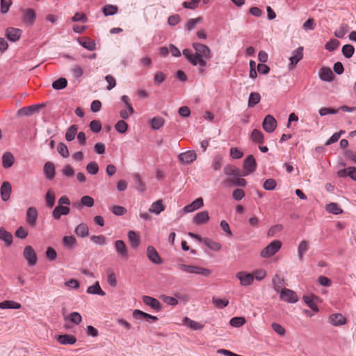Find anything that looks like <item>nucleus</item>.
<instances>
[{
	"label": "nucleus",
	"mask_w": 356,
	"mask_h": 356,
	"mask_svg": "<svg viewBox=\"0 0 356 356\" xmlns=\"http://www.w3.org/2000/svg\"><path fill=\"white\" fill-rule=\"evenodd\" d=\"M192 46L195 52L193 53L189 49H184L182 52L183 55L193 65H199L202 68L204 67L207 65L205 60L211 58L210 49L207 45L200 42H193Z\"/></svg>",
	"instance_id": "f257e3e1"
},
{
	"label": "nucleus",
	"mask_w": 356,
	"mask_h": 356,
	"mask_svg": "<svg viewBox=\"0 0 356 356\" xmlns=\"http://www.w3.org/2000/svg\"><path fill=\"white\" fill-rule=\"evenodd\" d=\"M177 266L179 270L190 274L201 275L207 277L211 273V271L209 269L200 267L197 266L179 264H178Z\"/></svg>",
	"instance_id": "f03ea898"
},
{
	"label": "nucleus",
	"mask_w": 356,
	"mask_h": 356,
	"mask_svg": "<svg viewBox=\"0 0 356 356\" xmlns=\"http://www.w3.org/2000/svg\"><path fill=\"white\" fill-rule=\"evenodd\" d=\"M282 245V242L279 240L273 241L261 251L260 257L270 258L274 256L281 249Z\"/></svg>",
	"instance_id": "7ed1b4c3"
},
{
	"label": "nucleus",
	"mask_w": 356,
	"mask_h": 356,
	"mask_svg": "<svg viewBox=\"0 0 356 356\" xmlns=\"http://www.w3.org/2000/svg\"><path fill=\"white\" fill-rule=\"evenodd\" d=\"M280 293V299L288 303H296L298 301V297L295 291L291 289L284 288Z\"/></svg>",
	"instance_id": "20e7f679"
},
{
	"label": "nucleus",
	"mask_w": 356,
	"mask_h": 356,
	"mask_svg": "<svg viewBox=\"0 0 356 356\" xmlns=\"http://www.w3.org/2000/svg\"><path fill=\"white\" fill-rule=\"evenodd\" d=\"M114 248L118 257L125 261L129 259L128 250L122 240L115 241L114 243Z\"/></svg>",
	"instance_id": "39448f33"
},
{
	"label": "nucleus",
	"mask_w": 356,
	"mask_h": 356,
	"mask_svg": "<svg viewBox=\"0 0 356 356\" xmlns=\"http://www.w3.org/2000/svg\"><path fill=\"white\" fill-rule=\"evenodd\" d=\"M23 256L27 261L29 266H35L38 261L37 254L34 249L31 245H27L23 251Z\"/></svg>",
	"instance_id": "423d86ee"
},
{
	"label": "nucleus",
	"mask_w": 356,
	"mask_h": 356,
	"mask_svg": "<svg viewBox=\"0 0 356 356\" xmlns=\"http://www.w3.org/2000/svg\"><path fill=\"white\" fill-rule=\"evenodd\" d=\"M236 277L239 280L242 286H250L254 281V276L252 273L246 271H240L236 274Z\"/></svg>",
	"instance_id": "0eeeda50"
},
{
	"label": "nucleus",
	"mask_w": 356,
	"mask_h": 356,
	"mask_svg": "<svg viewBox=\"0 0 356 356\" xmlns=\"http://www.w3.org/2000/svg\"><path fill=\"white\" fill-rule=\"evenodd\" d=\"M256 168V162L252 155H249L243 162V175L247 176L252 173Z\"/></svg>",
	"instance_id": "6e6552de"
},
{
	"label": "nucleus",
	"mask_w": 356,
	"mask_h": 356,
	"mask_svg": "<svg viewBox=\"0 0 356 356\" xmlns=\"http://www.w3.org/2000/svg\"><path fill=\"white\" fill-rule=\"evenodd\" d=\"M38 216V213L35 207H30L27 209L26 212V220L29 226L32 227H35L36 226Z\"/></svg>",
	"instance_id": "1a4fd4ad"
},
{
	"label": "nucleus",
	"mask_w": 356,
	"mask_h": 356,
	"mask_svg": "<svg viewBox=\"0 0 356 356\" xmlns=\"http://www.w3.org/2000/svg\"><path fill=\"white\" fill-rule=\"evenodd\" d=\"M262 127L267 133H272L277 127V121L271 115H267L263 121Z\"/></svg>",
	"instance_id": "9d476101"
},
{
	"label": "nucleus",
	"mask_w": 356,
	"mask_h": 356,
	"mask_svg": "<svg viewBox=\"0 0 356 356\" xmlns=\"http://www.w3.org/2000/svg\"><path fill=\"white\" fill-rule=\"evenodd\" d=\"M20 11L23 13L24 22L28 25H32L35 22L36 13L32 8H20Z\"/></svg>",
	"instance_id": "9b49d317"
},
{
	"label": "nucleus",
	"mask_w": 356,
	"mask_h": 356,
	"mask_svg": "<svg viewBox=\"0 0 356 356\" xmlns=\"http://www.w3.org/2000/svg\"><path fill=\"white\" fill-rule=\"evenodd\" d=\"M303 58V47H300L295 49L292 53V56L289 58L290 64L289 65V69H293L297 63Z\"/></svg>",
	"instance_id": "f8f14e48"
},
{
	"label": "nucleus",
	"mask_w": 356,
	"mask_h": 356,
	"mask_svg": "<svg viewBox=\"0 0 356 356\" xmlns=\"http://www.w3.org/2000/svg\"><path fill=\"white\" fill-rule=\"evenodd\" d=\"M22 31L19 29L9 27L6 30V36L10 42L18 41L22 35Z\"/></svg>",
	"instance_id": "ddd939ff"
},
{
	"label": "nucleus",
	"mask_w": 356,
	"mask_h": 356,
	"mask_svg": "<svg viewBox=\"0 0 356 356\" xmlns=\"http://www.w3.org/2000/svg\"><path fill=\"white\" fill-rule=\"evenodd\" d=\"M147 257L148 259L154 264H161L162 259L158 252L153 246H148L147 248Z\"/></svg>",
	"instance_id": "4468645a"
},
{
	"label": "nucleus",
	"mask_w": 356,
	"mask_h": 356,
	"mask_svg": "<svg viewBox=\"0 0 356 356\" xmlns=\"http://www.w3.org/2000/svg\"><path fill=\"white\" fill-rule=\"evenodd\" d=\"M204 206V201L202 197H198L193 201L191 204L185 206L183 208L184 213H191L197 209L202 208Z\"/></svg>",
	"instance_id": "2eb2a0df"
},
{
	"label": "nucleus",
	"mask_w": 356,
	"mask_h": 356,
	"mask_svg": "<svg viewBox=\"0 0 356 356\" xmlns=\"http://www.w3.org/2000/svg\"><path fill=\"white\" fill-rule=\"evenodd\" d=\"M319 79L325 82H331L334 78V74L331 69L328 67H323L318 72Z\"/></svg>",
	"instance_id": "dca6fc26"
},
{
	"label": "nucleus",
	"mask_w": 356,
	"mask_h": 356,
	"mask_svg": "<svg viewBox=\"0 0 356 356\" xmlns=\"http://www.w3.org/2000/svg\"><path fill=\"white\" fill-rule=\"evenodd\" d=\"M178 158L181 163L185 164H189L196 159L197 155L194 151L190 150L179 154Z\"/></svg>",
	"instance_id": "f3484780"
},
{
	"label": "nucleus",
	"mask_w": 356,
	"mask_h": 356,
	"mask_svg": "<svg viewBox=\"0 0 356 356\" xmlns=\"http://www.w3.org/2000/svg\"><path fill=\"white\" fill-rule=\"evenodd\" d=\"M210 219L209 212L207 211H202L197 213L193 218V222L197 225L206 224Z\"/></svg>",
	"instance_id": "a211bd4d"
},
{
	"label": "nucleus",
	"mask_w": 356,
	"mask_h": 356,
	"mask_svg": "<svg viewBox=\"0 0 356 356\" xmlns=\"http://www.w3.org/2000/svg\"><path fill=\"white\" fill-rule=\"evenodd\" d=\"M143 302H144V304L150 307L152 309L156 311H160L161 309V302L157 299L153 297L144 296L143 297Z\"/></svg>",
	"instance_id": "6ab92c4d"
},
{
	"label": "nucleus",
	"mask_w": 356,
	"mask_h": 356,
	"mask_svg": "<svg viewBox=\"0 0 356 356\" xmlns=\"http://www.w3.org/2000/svg\"><path fill=\"white\" fill-rule=\"evenodd\" d=\"M70 209L67 206H56L53 211L52 216L55 220H59L62 216H67L70 213Z\"/></svg>",
	"instance_id": "aec40b11"
},
{
	"label": "nucleus",
	"mask_w": 356,
	"mask_h": 356,
	"mask_svg": "<svg viewBox=\"0 0 356 356\" xmlns=\"http://www.w3.org/2000/svg\"><path fill=\"white\" fill-rule=\"evenodd\" d=\"M329 322L334 326H341L346 323V318L339 313H336L329 316Z\"/></svg>",
	"instance_id": "412c9836"
},
{
	"label": "nucleus",
	"mask_w": 356,
	"mask_h": 356,
	"mask_svg": "<svg viewBox=\"0 0 356 356\" xmlns=\"http://www.w3.org/2000/svg\"><path fill=\"white\" fill-rule=\"evenodd\" d=\"M42 107L40 104H34L26 107H23L17 111L18 115L29 116L35 112H37Z\"/></svg>",
	"instance_id": "4be33fe9"
},
{
	"label": "nucleus",
	"mask_w": 356,
	"mask_h": 356,
	"mask_svg": "<svg viewBox=\"0 0 356 356\" xmlns=\"http://www.w3.org/2000/svg\"><path fill=\"white\" fill-rule=\"evenodd\" d=\"M12 191L11 185L8 181L3 182L0 188L1 197L3 201H8L10 198Z\"/></svg>",
	"instance_id": "5701e85b"
},
{
	"label": "nucleus",
	"mask_w": 356,
	"mask_h": 356,
	"mask_svg": "<svg viewBox=\"0 0 356 356\" xmlns=\"http://www.w3.org/2000/svg\"><path fill=\"white\" fill-rule=\"evenodd\" d=\"M56 339L62 345H72L76 341V337L72 334L58 335Z\"/></svg>",
	"instance_id": "b1692460"
},
{
	"label": "nucleus",
	"mask_w": 356,
	"mask_h": 356,
	"mask_svg": "<svg viewBox=\"0 0 356 356\" xmlns=\"http://www.w3.org/2000/svg\"><path fill=\"white\" fill-rule=\"evenodd\" d=\"M44 173L48 180H52L55 176V166L52 162L48 161L44 165Z\"/></svg>",
	"instance_id": "393cba45"
},
{
	"label": "nucleus",
	"mask_w": 356,
	"mask_h": 356,
	"mask_svg": "<svg viewBox=\"0 0 356 356\" xmlns=\"http://www.w3.org/2000/svg\"><path fill=\"white\" fill-rule=\"evenodd\" d=\"M74 232L78 236L86 238L89 235V229L86 223H81L76 227Z\"/></svg>",
	"instance_id": "a878e982"
},
{
	"label": "nucleus",
	"mask_w": 356,
	"mask_h": 356,
	"mask_svg": "<svg viewBox=\"0 0 356 356\" xmlns=\"http://www.w3.org/2000/svg\"><path fill=\"white\" fill-rule=\"evenodd\" d=\"M78 42L83 48L89 50L93 51L96 48V44L94 40H92L89 38H84L83 39H78Z\"/></svg>",
	"instance_id": "bb28decb"
},
{
	"label": "nucleus",
	"mask_w": 356,
	"mask_h": 356,
	"mask_svg": "<svg viewBox=\"0 0 356 356\" xmlns=\"http://www.w3.org/2000/svg\"><path fill=\"white\" fill-rule=\"evenodd\" d=\"M204 244L213 251L218 252L222 249V245L220 243L207 237L204 238Z\"/></svg>",
	"instance_id": "cd10ccee"
},
{
	"label": "nucleus",
	"mask_w": 356,
	"mask_h": 356,
	"mask_svg": "<svg viewBox=\"0 0 356 356\" xmlns=\"http://www.w3.org/2000/svg\"><path fill=\"white\" fill-rule=\"evenodd\" d=\"M15 161V159L12 153L7 152L2 156V165L5 168H10Z\"/></svg>",
	"instance_id": "c85d7f7f"
},
{
	"label": "nucleus",
	"mask_w": 356,
	"mask_h": 356,
	"mask_svg": "<svg viewBox=\"0 0 356 356\" xmlns=\"http://www.w3.org/2000/svg\"><path fill=\"white\" fill-rule=\"evenodd\" d=\"M86 292L89 294L105 296V292L102 289L99 282H96L93 285L88 287Z\"/></svg>",
	"instance_id": "c756f323"
},
{
	"label": "nucleus",
	"mask_w": 356,
	"mask_h": 356,
	"mask_svg": "<svg viewBox=\"0 0 356 356\" xmlns=\"http://www.w3.org/2000/svg\"><path fill=\"white\" fill-rule=\"evenodd\" d=\"M273 288L277 293H280L282 289V287L284 284V280L279 275H275L272 280Z\"/></svg>",
	"instance_id": "7c9ffc66"
},
{
	"label": "nucleus",
	"mask_w": 356,
	"mask_h": 356,
	"mask_svg": "<svg viewBox=\"0 0 356 356\" xmlns=\"http://www.w3.org/2000/svg\"><path fill=\"white\" fill-rule=\"evenodd\" d=\"M13 235L4 228L0 227V240L3 241L6 245H10L13 243Z\"/></svg>",
	"instance_id": "2f4dec72"
},
{
	"label": "nucleus",
	"mask_w": 356,
	"mask_h": 356,
	"mask_svg": "<svg viewBox=\"0 0 356 356\" xmlns=\"http://www.w3.org/2000/svg\"><path fill=\"white\" fill-rule=\"evenodd\" d=\"M164 210L162 200H157L152 203L149 209V211L156 215L160 214Z\"/></svg>",
	"instance_id": "473e14b6"
},
{
	"label": "nucleus",
	"mask_w": 356,
	"mask_h": 356,
	"mask_svg": "<svg viewBox=\"0 0 356 356\" xmlns=\"http://www.w3.org/2000/svg\"><path fill=\"white\" fill-rule=\"evenodd\" d=\"M44 200L47 204V206L49 208H51L55 204L56 195L54 191L49 188L47 190L45 195Z\"/></svg>",
	"instance_id": "72a5a7b5"
},
{
	"label": "nucleus",
	"mask_w": 356,
	"mask_h": 356,
	"mask_svg": "<svg viewBox=\"0 0 356 356\" xmlns=\"http://www.w3.org/2000/svg\"><path fill=\"white\" fill-rule=\"evenodd\" d=\"M309 249V243L306 241H302L298 247V257L300 261L303 260L304 254L307 252Z\"/></svg>",
	"instance_id": "f704fd0d"
},
{
	"label": "nucleus",
	"mask_w": 356,
	"mask_h": 356,
	"mask_svg": "<svg viewBox=\"0 0 356 356\" xmlns=\"http://www.w3.org/2000/svg\"><path fill=\"white\" fill-rule=\"evenodd\" d=\"M183 323L184 324L187 325L191 330H200L203 328V325H202L198 322L190 319L188 317H184L183 319Z\"/></svg>",
	"instance_id": "c9c22d12"
},
{
	"label": "nucleus",
	"mask_w": 356,
	"mask_h": 356,
	"mask_svg": "<svg viewBox=\"0 0 356 356\" xmlns=\"http://www.w3.org/2000/svg\"><path fill=\"white\" fill-rule=\"evenodd\" d=\"M77 131H78V126L76 125V124H73L72 126H70L66 133H65V139L67 140V141H72L75 137H76V135L77 134Z\"/></svg>",
	"instance_id": "e433bc0d"
},
{
	"label": "nucleus",
	"mask_w": 356,
	"mask_h": 356,
	"mask_svg": "<svg viewBox=\"0 0 356 356\" xmlns=\"http://www.w3.org/2000/svg\"><path fill=\"white\" fill-rule=\"evenodd\" d=\"M21 305L13 300H5L0 302V309H19Z\"/></svg>",
	"instance_id": "4c0bfd02"
},
{
	"label": "nucleus",
	"mask_w": 356,
	"mask_h": 356,
	"mask_svg": "<svg viewBox=\"0 0 356 356\" xmlns=\"http://www.w3.org/2000/svg\"><path fill=\"white\" fill-rule=\"evenodd\" d=\"M127 236L133 248H136L139 245L140 238L134 231H129Z\"/></svg>",
	"instance_id": "58836bf2"
},
{
	"label": "nucleus",
	"mask_w": 356,
	"mask_h": 356,
	"mask_svg": "<svg viewBox=\"0 0 356 356\" xmlns=\"http://www.w3.org/2000/svg\"><path fill=\"white\" fill-rule=\"evenodd\" d=\"M64 319L68 320L70 322L77 325L81 322L82 317L79 312H72L67 317H65Z\"/></svg>",
	"instance_id": "ea45409f"
},
{
	"label": "nucleus",
	"mask_w": 356,
	"mask_h": 356,
	"mask_svg": "<svg viewBox=\"0 0 356 356\" xmlns=\"http://www.w3.org/2000/svg\"><path fill=\"white\" fill-rule=\"evenodd\" d=\"M90 241L98 245L104 246L108 243V239L104 235H93L90 237Z\"/></svg>",
	"instance_id": "a19ab883"
},
{
	"label": "nucleus",
	"mask_w": 356,
	"mask_h": 356,
	"mask_svg": "<svg viewBox=\"0 0 356 356\" xmlns=\"http://www.w3.org/2000/svg\"><path fill=\"white\" fill-rule=\"evenodd\" d=\"M63 243L67 248H71L76 245V239L73 236H65L63 238Z\"/></svg>",
	"instance_id": "79ce46f5"
},
{
	"label": "nucleus",
	"mask_w": 356,
	"mask_h": 356,
	"mask_svg": "<svg viewBox=\"0 0 356 356\" xmlns=\"http://www.w3.org/2000/svg\"><path fill=\"white\" fill-rule=\"evenodd\" d=\"M261 99V96L258 92H251L248 99V107L252 108L257 105Z\"/></svg>",
	"instance_id": "37998d69"
},
{
	"label": "nucleus",
	"mask_w": 356,
	"mask_h": 356,
	"mask_svg": "<svg viewBox=\"0 0 356 356\" xmlns=\"http://www.w3.org/2000/svg\"><path fill=\"white\" fill-rule=\"evenodd\" d=\"M251 140L254 143H262L264 140V134L258 129H254L250 136Z\"/></svg>",
	"instance_id": "c03bdc74"
},
{
	"label": "nucleus",
	"mask_w": 356,
	"mask_h": 356,
	"mask_svg": "<svg viewBox=\"0 0 356 356\" xmlns=\"http://www.w3.org/2000/svg\"><path fill=\"white\" fill-rule=\"evenodd\" d=\"M326 211L330 213L338 215L343 212L337 203L331 202L326 206Z\"/></svg>",
	"instance_id": "a18cd8bd"
},
{
	"label": "nucleus",
	"mask_w": 356,
	"mask_h": 356,
	"mask_svg": "<svg viewBox=\"0 0 356 356\" xmlns=\"http://www.w3.org/2000/svg\"><path fill=\"white\" fill-rule=\"evenodd\" d=\"M341 51L345 58H350L354 54L355 48L352 44H345L342 47Z\"/></svg>",
	"instance_id": "49530a36"
},
{
	"label": "nucleus",
	"mask_w": 356,
	"mask_h": 356,
	"mask_svg": "<svg viewBox=\"0 0 356 356\" xmlns=\"http://www.w3.org/2000/svg\"><path fill=\"white\" fill-rule=\"evenodd\" d=\"M164 124V120L161 117L153 118L150 121V125L152 129L158 130Z\"/></svg>",
	"instance_id": "de8ad7c7"
},
{
	"label": "nucleus",
	"mask_w": 356,
	"mask_h": 356,
	"mask_svg": "<svg viewBox=\"0 0 356 356\" xmlns=\"http://www.w3.org/2000/svg\"><path fill=\"white\" fill-rule=\"evenodd\" d=\"M67 81L65 78H59L52 83V88L55 90H62L66 88Z\"/></svg>",
	"instance_id": "09e8293b"
},
{
	"label": "nucleus",
	"mask_w": 356,
	"mask_h": 356,
	"mask_svg": "<svg viewBox=\"0 0 356 356\" xmlns=\"http://www.w3.org/2000/svg\"><path fill=\"white\" fill-rule=\"evenodd\" d=\"M212 302L216 308L222 309L228 305L229 300L227 299H220L216 297H213Z\"/></svg>",
	"instance_id": "8fccbe9b"
},
{
	"label": "nucleus",
	"mask_w": 356,
	"mask_h": 356,
	"mask_svg": "<svg viewBox=\"0 0 356 356\" xmlns=\"http://www.w3.org/2000/svg\"><path fill=\"white\" fill-rule=\"evenodd\" d=\"M102 12L105 16L113 15L118 12V7L113 5H106L102 8Z\"/></svg>",
	"instance_id": "3c124183"
},
{
	"label": "nucleus",
	"mask_w": 356,
	"mask_h": 356,
	"mask_svg": "<svg viewBox=\"0 0 356 356\" xmlns=\"http://www.w3.org/2000/svg\"><path fill=\"white\" fill-rule=\"evenodd\" d=\"M57 151L63 158H67L70 155L67 145L63 143H59L57 146Z\"/></svg>",
	"instance_id": "603ef678"
},
{
	"label": "nucleus",
	"mask_w": 356,
	"mask_h": 356,
	"mask_svg": "<svg viewBox=\"0 0 356 356\" xmlns=\"http://www.w3.org/2000/svg\"><path fill=\"white\" fill-rule=\"evenodd\" d=\"M224 172L225 175L232 177L239 176V170L234 166L228 165L225 167Z\"/></svg>",
	"instance_id": "864d4df0"
},
{
	"label": "nucleus",
	"mask_w": 356,
	"mask_h": 356,
	"mask_svg": "<svg viewBox=\"0 0 356 356\" xmlns=\"http://www.w3.org/2000/svg\"><path fill=\"white\" fill-rule=\"evenodd\" d=\"M13 1L11 0H0V12L1 14H6L10 7L11 6Z\"/></svg>",
	"instance_id": "5fc2aeb1"
},
{
	"label": "nucleus",
	"mask_w": 356,
	"mask_h": 356,
	"mask_svg": "<svg viewBox=\"0 0 356 356\" xmlns=\"http://www.w3.org/2000/svg\"><path fill=\"white\" fill-rule=\"evenodd\" d=\"M245 323V319L243 317H233L229 321L231 326L239 327Z\"/></svg>",
	"instance_id": "6e6d98bb"
},
{
	"label": "nucleus",
	"mask_w": 356,
	"mask_h": 356,
	"mask_svg": "<svg viewBox=\"0 0 356 356\" xmlns=\"http://www.w3.org/2000/svg\"><path fill=\"white\" fill-rule=\"evenodd\" d=\"M115 130L120 134H124L128 129V124L124 120H119L115 125Z\"/></svg>",
	"instance_id": "4d7b16f0"
},
{
	"label": "nucleus",
	"mask_w": 356,
	"mask_h": 356,
	"mask_svg": "<svg viewBox=\"0 0 356 356\" xmlns=\"http://www.w3.org/2000/svg\"><path fill=\"white\" fill-rule=\"evenodd\" d=\"M86 170L90 175H96L99 171L98 164L95 161H90L86 165Z\"/></svg>",
	"instance_id": "13d9d810"
},
{
	"label": "nucleus",
	"mask_w": 356,
	"mask_h": 356,
	"mask_svg": "<svg viewBox=\"0 0 356 356\" xmlns=\"http://www.w3.org/2000/svg\"><path fill=\"white\" fill-rule=\"evenodd\" d=\"M271 327L273 331L276 332L279 336L283 337L285 335L286 330L282 325L277 323H273L271 324Z\"/></svg>",
	"instance_id": "bf43d9fd"
},
{
	"label": "nucleus",
	"mask_w": 356,
	"mask_h": 356,
	"mask_svg": "<svg viewBox=\"0 0 356 356\" xmlns=\"http://www.w3.org/2000/svg\"><path fill=\"white\" fill-rule=\"evenodd\" d=\"M305 302L315 312H318V308L313 300V297L305 296L303 297Z\"/></svg>",
	"instance_id": "052dcab7"
},
{
	"label": "nucleus",
	"mask_w": 356,
	"mask_h": 356,
	"mask_svg": "<svg viewBox=\"0 0 356 356\" xmlns=\"http://www.w3.org/2000/svg\"><path fill=\"white\" fill-rule=\"evenodd\" d=\"M107 281L111 286L115 287L117 286L118 282L116 276L112 270H108L107 272Z\"/></svg>",
	"instance_id": "680f3d73"
},
{
	"label": "nucleus",
	"mask_w": 356,
	"mask_h": 356,
	"mask_svg": "<svg viewBox=\"0 0 356 356\" xmlns=\"http://www.w3.org/2000/svg\"><path fill=\"white\" fill-rule=\"evenodd\" d=\"M276 186L277 183L273 179H266L263 184L264 188L266 191H273L275 188Z\"/></svg>",
	"instance_id": "e2e57ef3"
},
{
	"label": "nucleus",
	"mask_w": 356,
	"mask_h": 356,
	"mask_svg": "<svg viewBox=\"0 0 356 356\" xmlns=\"http://www.w3.org/2000/svg\"><path fill=\"white\" fill-rule=\"evenodd\" d=\"M81 204L87 207H92L94 205V200L89 195H84L81 198Z\"/></svg>",
	"instance_id": "0e129e2a"
},
{
	"label": "nucleus",
	"mask_w": 356,
	"mask_h": 356,
	"mask_svg": "<svg viewBox=\"0 0 356 356\" xmlns=\"http://www.w3.org/2000/svg\"><path fill=\"white\" fill-rule=\"evenodd\" d=\"M254 276V279L258 281L263 280L266 276V272L264 269H257L253 271L252 273Z\"/></svg>",
	"instance_id": "69168bd1"
},
{
	"label": "nucleus",
	"mask_w": 356,
	"mask_h": 356,
	"mask_svg": "<svg viewBox=\"0 0 356 356\" xmlns=\"http://www.w3.org/2000/svg\"><path fill=\"white\" fill-rule=\"evenodd\" d=\"M343 174H347L352 179L356 181V168L348 167L343 172H339V175L342 176Z\"/></svg>",
	"instance_id": "338daca9"
},
{
	"label": "nucleus",
	"mask_w": 356,
	"mask_h": 356,
	"mask_svg": "<svg viewBox=\"0 0 356 356\" xmlns=\"http://www.w3.org/2000/svg\"><path fill=\"white\" fill-rule=\"evenodd\" d=\"M161 298L165 304L168 305L175 306L178 304L177 300L171 296L163 295L161 296Z\"/></svg>",
	"instance_id": "774afa93"
}]
</instances>
